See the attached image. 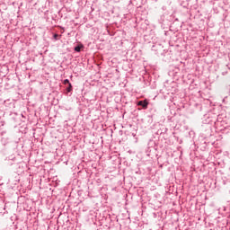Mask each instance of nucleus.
<instances>
[{"label": "nucleus", "instance_id": "f257e3e1", "mask_svg": "<svg viewBox=\"0 0 230 230\" xmlns=\"http://www.w3.org/2000/svg\"><path fill=\"white\" fill-rule=\"evenodd\" d=\"M148 104H149V102H148V100H146V99H145L144 101H139L137 103V105L138 106V107H142L143 109H148Z\"/></svg>", "mask_w": 230, "mask_h": 230}, {"label": "nucleus", "instance_id": "f03ea898", "mask_svg": "<svg viewBox=\"0 0 230 230\" xmlns=\"http://www.w3.org/2000/svg\"><path fill=\"white\" fill-rule=\"evenodd\" d=\"M66 93H71V91H73V84H66Z\"/></svg>", "mask_w": 230, "mask_h": 230}, {"label": "nucleus", "instance_id": "7ed1b4c3", "mask_svg": "<svg viewBox=\"0 0 230 230\" xmlns=\"http://www.w3.org/2000/svg\"><path fill=\"white\" fill-rule=\"evenodd\" d=\"M82 48H84L83 45H78L75 47V51H76L77 53H80L82 51Z\"/></svg>", "mask_w": 230, "mask_h": 230}, {"label": "nucleus", "instance_id": "20e7f679", "mask_svg": "<svg viewBox=\"0 0 230 230\" xmlns=\"http://www.w3.org/2000/svg\"><path fill=\"white\" fill-rule=\"evenodd\" d=\"M63 84H64V85H69V84H71V83L69 82L68 79H65V80L63 81Z\"/></svg>", "mask_w": 230, "mask_h": 230}, {"label": "nucleus", "instance_id": "39448f33", "mask_svg": "<svg viewBox=\"0 0 230 230\" xmlns=\"http://www.w3.org/2000/svg\"><path fill=\"white\" fill-rule=\"evenodd\" d=\"M1 127H4V121H3L1 119H0V128Z\"/></svg>", "mask_w": 230, "mask_h": 230}, {"label": "nucleus", "instance_id": "423d86ee", "mask_svg": "<svg viewBox=\"0 0 230 230\" xmlns=\"http://www.w3.org/2000/svg\"><path fill=\"white\" fill-rule=\"evenodd\" d=\"M54 39H55L56 40H58V34H54Z\"/></svg>", "mask_w": 230, "mask_h": 230}, {"label": "nucleus", "instance_id": "0eeeda50", "mask_svg": "<svg viewBox=\"0 0 230 230\" xmlns=\"http://www.w3.org/2000/svg\"><path fill=\"white\" fill-rule=\"evenodd\" d=\"M56 222H57V224H58V219H57V221H56Z\"/></svg>", "mask_w": 230, "mask_h": 230}]
</instances>
